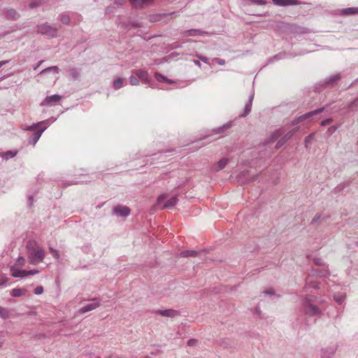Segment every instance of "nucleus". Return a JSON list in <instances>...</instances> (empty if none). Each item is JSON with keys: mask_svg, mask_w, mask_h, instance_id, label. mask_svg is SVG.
Segmentation results:
<instances>
[{"mask_svg": "<svg viewBox=\"0 0 358 358\" xmlns=\"http://www.w3.org/2000/svg\"><path fill=\"white\" fill-rule=\"evenodd\" d=\"M315 298L313 296L306 295L301 298V311L308 317H320L322 310L315 303Z\"/></svg>", "mask_w": 358, "mask_h": 358, "instance_id": "1", "label": "nucleus"}, {"mask_svg": "<svg viewBox=\"0 0 358 358\" xmlns=\"http://www.w3.org/2000/svg\"><path fill=\"white\" fill-rule=\"evenodd\" d=\"M27 255L30 264L42 262L45 257V250L35 241H29L27 244Z\"/></svg>", "mask_w": 358, "mask_h": 358, "instance_id": "2", "label": "nucleus"}, {"mask_svg": "<svg viewBox=\"0 0 358 358\" xmlns=\"http://www.w3.org/2000/svg\"><path fill=\"white\" fill-rule=\"evenodd\" d=\"M36 29L38 34L45 35L50 38L57 36V28L51 26L48 22L38 24Z\"/></svg>", "mask_w": 358, "mask_h": 358, "instance_id": "3", "label": "nucleus"}, {"mask_svg": "<svg viewBox=\"0 0 358 358\" xmlns=\"http://www.w3.org/2000/svg\"><path fill=\"white\" fill-rule=\"evenodd\" d=\"M338 345V342L336 340H333L327 344L325 346L322 347L320 350V357L321 358H333L334 356Z\"/></svg>", "mask_w": 358, "mask_h": 358, "instance_id": "4", "label": "nucleus"}, {"mask_svg": "<svg viewBox=\"0 0 358 358\" xmlns=\"http://www.w3.org/2000/svg\"><path fill=\"white\" fill-rule=\"evenodd\" d=\"M327 271H322L318 270H313L311 271L308 277L306 279V285L305 286L310 288H319V285L317 282L314 281L315 277H324L326 276Z\"/></svg>", "mask_w": 358, "mask_h": 358, "instance_id": "5", "label": "nucleus"}, {"mask_svg": "<svg viewBox=\"0 0 358 358\" xmlns=\"http://www.w3.org/2000/svg\"><path fill=\"white\" fill-rule=\"evenodd\" d=\"M11 275L14 278H24L30 275H35L39 273L37 269L32 270H20L15 267L10 268Z\"/></svg>", "mask_w": 358, "mask_h": 358, "instance_id": "6", "label": "nucleus"}, {"mask_svg": "<svg viewBox=\"0 0 358 358\" xmlns=\"http://www.w3.org/2000/svg\"><path fill=\"white\" fill-rule=\"evenodd\" d=\"M100 305L99 301L96 299H93L90 300V301L83 306H82L79 310V313H85L87 312H90L96 309Z\"/></svg>", "mask_w": 358, "mask_h": 358, "instance_id": "7", "label": "nucleus"}, {"mask_svg": "<svg viewBox=\"0 0 358 358\" xmlns=\"http://www.w3.org/2000/svg\"><path fill=\"white\" fill-rule=\"evenodd\" d=\"M61 99H62V96L60 95H59V94H53V95H51V96H48L41 103V106L51 107V106H55Z\"/></svg>", "mask_w": 358, "mask_h": 358, "instance_id": "8", "label": "nucleus"}, {"mask_svg": "<svg viewBox=\"0 0 358 358\" xmlns=\"http://www.w3.org/2000/svg\"><path fill=\"white\" fill-rule=\"evenodd\" d=\"M323 110H324L323 108H320L319 109L308 112L303 115H301L292 122V125H296V124H299V122L309 118L310 117H312L313 115H317V114L321 113L322 111H323Z\"/></svg>", "mask_w": 358, "mask_h": 358, "instance_id": "9", "label": "nucleus"}, {"mask_svg": "<svg viewBox=\"0 0 358 358\" xmlns=\"http://www.w3.org/2000/svg\"><path fill=\"white\" fill-rule=\"evenodd\" d=\"M113 213L117 216L127 217L130 214V209L127 206H117L113 208Z\"/></svg>", "mask_w": 358, "mask_h": 358, "instance_id": "10", "label": "nucleus"}, {"mask_svg": "<svg viewBox=\"0 0 358 358\" xmlns=\"http://www.w3.org/2000/svg\"><path fill=\"white\" fill-rule=\"evenodd\" d=\"M156 313L163 317H175L180 315L179 311L173 309L158 310Z\"/></svg>", "mask_w": 358, "mask_h": 358, "instance_id": "11", "label": "nucleus"}, {"mask_svg": "<svg viewBox=\"0 0 358 358\" xmlns=\"http://www.w3.org/2000/svg\"><path fill=\"white\" fill-rule=\"evenodd\" d=\"M134 73L145 83L149 84L150 83L151 78L149 76L148 71L143 70H136Z\"/></svg>", "mask_w": 358, "mask_h": 358, "instance_id": "12", "label": "nucleus"}, {"mask_svg": "<svg viewBox=\"0 0 358 358\" xmlns=\"http://www.w3.org/2000/svg\"><path fill=\"white\" fill-rule=\"evenodd\" d=\"M273 3L278 6H288L299 5L298 0H272Z\"/></svg>", "mask_w": 358, "mask_h": 358, "instance_id": "13", "label": "nucleus"}, {"mask_svg": "<svg viewBox=\"0 0 358 358\" xmlns=\"http://www.w3.org/2000/svg\"><path fill=\"white\" fill-rule=\"evenodd\" d=\"M295 130L289 131L287 134H285L278 142L276 144V148H280L282 147L287 141L291 139L292 136L294 135Z\"/></svg>", "mask_w": 358, "mask_h": 358, "instance_id": "14", "label": "nucleus"}, {"mask_svg": "<svg viewBox=\"0 0 358 358\" xmlns=\"http://www.w3.org/2000/svg\"><path fill=\"white\" fill-rule=\"evenodd\" d=\"M47 129V127H44L41 129L38 130L36 132L34 133L29 138V143L35 145L37 141L39 140L43 132Z\"/></svg>", "mask_w": 358, "mask_h": 358, "instance_id": "15", "label": "nucleus"}, {"mask_svg": "<svg viewBox=\"0 0 358 358\" xmlns=\"http://www.w3.org/2000/svg\"><path fill=\"white\" fill-rule=\"evenodd\" d=\"M254 96H255V93H254V92H252L251 94L249 95L248 100L245 105V108H244L245 111H244V113L242 115L243 117L248 115L250 113V112L251 111Z\"/></svg>", "mask_w": 358, "mask_h": 358, "instance_id": "16", "label": "nucleus"}, {"mask_svg": "<svg viewBox=\"0 0 358 358\" xmlns=\"http://www.w3.org/2000/svg\"><path fill=\"white\" fill-rule=\"evenodd\" d=\"M207 32L202 31L201 29H192L189 30H186L183 31L182 34L184 36H199V35H204L206 34Z\"/></svg>", "mask_w": 358, "mask_h": 358, "instance_id": "17", "label": "nucleus"}, {"mask_svg": "<svg viewBox=\"0 0 358 358\" xmlns=\"http://www.w3.org/2000/svg\"><path fill=\"white\" fill-rule=\"evenodd\" d=\"M4 16L6 19L10 20H16L20 17L19 13L14 9L7 10L4 13Z\"/></svg>", "mask_w": 358, "mask_h": 358, "instance_id": "18", "label": "nucleus"}, {"mask_svg": "<svg viewBox=\"0 0 358 358\" xmlns=\"http://www.w3.org/2000/svg\"><path fill=\"white\" fill-rule=\"evenodd\" d=\"M339 13L344 15L358 14V7L343 8L339 11Z\"/></svg>", "mask_w": 358, "mask_h": 358, "instance_id": "19", "label": "nucleus"}, {"mask_svg": "<svg viewBox=\"0 0 358 358\" xmlns=\"http://www.w3.org/2000/svg\"><path fill=\"white\" fill-rule=\"evenodd\" d=\"M131 5L135 8H141L145 5L150 3L152 0H129Z\"/></svg>", "mask_w": 358, "mask_h": 358, "instance_id": "20", "label": "nucleus"}, {"mask_svg": "<svg viewBox=\"0 0 358 358\" xmlns=\"http://www.w3.org/2000/svg\"><path fill=\"white\" fill-rule=\"evenodd\" d=\"M340 75L339 74H333V75H330L329 76H328L325 80H324V85H331V84H334L336 82H337L339 79H340Z\"/></svg>", "mask_w": 358, "mask_h": 358, "instance_id": "21", "label": "nucleus"}, {"mask_svg": "<svg viewBox=\"0 0 358 358\" xmlns=\"http://www.w3.org/2000/svg\"><path fill=\"white\" fill-rule=\"evenodd\" d=\"M178 199L176 196H173L166 201L162 208H171L176 205Z\"/></svg>", "mask_w": 358, "mask_h": 358, "instance_id": "22", "label": "nucleus"}, {"mask_svg": "<svg viewBox=\"0 0 358 358\" xmlns=\"http://www.w3.org/2000/svg\"><path fill=\"white\" fill-rule=\"evenodd\" d=\"M155 79L158 82H160V83L165 82V83H169V84H171V83H174L173 80L167 78L164 76H163V75H162V74H160L159 73H157V72H156L155 73Z\"/></svg>", "mask_w": 358, "mask_h": 358, "instance_id": "23", "label": "nucleus"}, {"mask_svg": "<svg viewBox=\"0 0 358 358\" xmlns=\"http://www.w3.org/2000/svg\"><path fill=\"white\" fill-rule=\"evenodd\" d=\"M283 133V129L282 128L275 130L272 132L270 136V139L268 142H273L278 138Z\"/></svg>", "mask_w": 358, "mask_h": 358, "instance_id": "24", "label": "nucleus"}, {"mask_svg": "<svg viewBox=\"0 0 358 358\" xmlns=\"http://www.w3.org/2000/svg\"><path fill=\"white\" fill-rule=\"evenodd\" d=\"M26 292L24 289L14 288L10 291V294L13 297H19L24 295Z\"/></svg>", "mask_w": 358, "mask_h": 358, "instance_id": "25", "label": "nucleus"}, {"mask_svg": "<svg viewBox=\"0 0 358 358\" xmlns=\"http://www.w3.org/2000/svg\"><path fill=\"white\" fill-rule=\"evenodd\" d=\"M69 75L72 80H76L80 77V72L77 69H71L69 70Z\"/></svg>", "mask_w": 358, "mask_h": 358, "instance_id": "26", "label": "nucleus"}, {"mask_svg": "<svg viewBox=\"0 0 358 358\" xmlns=\"http://www.w3.org/2000/svg\"><path fill=\"white\" fill-rule=\"evenodd\" d=\"M229 159L227 158H222L218 162L215 171H220L224 169L228 164Z\"/></svg>", "mask_w": 358, "mask_h": 358, "instance_id": "27", "label": "nucleus"}, {"mask_svg": "<svg viewBox=\"0 0 358 358\" xmlns=\"http://www.w3.org/2000/svg\"><path fill=\"white\" fill-rule=\"evenodd\" d=\"M10 312L8 308L0 306V317L6 320L9 318Z\"/></svg>", "mask_w": 358, "mask_h": 358, "instance_id": "28", "label": "nucleus"}, {"mask_svg": "<svg viewBox=\"0 0 358 358\" xmlns=\"http://www.w3.org/2000/svg\"><path fill=\"white\" fill-rule=\"evenodd\" d=\"M197 253L196 250H185L180 252V256L182 257H194Z\"/></svg>", "mask_w": 358, "mask_h": 358, "instance_id": "29", "label": "nucleus"}, {"mask_svg": "<svg viewBox=\"0 0 358 358\" xmlns=\"http://www.w3.org/2000/svg\"><path fill=\"white\" fill-rule=\"evenodd\" d=\"M124 79L122 78H118L115 80L113 82V87L115 90H118L123 86Z\"/></svg>", "mask_w": 358, "mask_h": 358, "instance_id": "30", "label": "nucleus"}, {"mask_svg": "<svg viewBox=\"0 0 358 358\" xmlns=\"http://www.w3.org/2000/svg\"><path fill=\"white\" fill-rule=\"evenodd\" d=\"M46 122H48V120L42 121V122H38V123H34V124H32L30 126L24 127L23 129L25 130V131H34V130L36 129L38 127L39 124L45 123Z\"/></svg>", "mask_w": 358, "mask_h": 358, "instance_id": "31", "label": "nucleus"}, {"mask_svg": "<svg viewBox=\"0 0 358 358\" xmlns=\"http://www.w3.org/2000/svg\"><path fill=\"white\" fill-rule=\"evenodd\" d=\"M61 22L64 24H68L70 22V17L67 13H62L59 15Z\"/></svg>", "mask_w": 358, "mask_h": 358, "instance_id": "32", "label": "nucleus"}, {"mask_svg": "<svg viewBox=\"0 0 358 358\" xmlns=\"http://www.w3.org/2000/svg\"><path fill=\"white\" fill-rule=\"evenodd\" d=\"M345 294H341V295H336L334 294V301L338 303V304H341L343 303V302L345 301Z\"/></svg>", "mask_w": 358, "mask_h": 358, "instance_id": "33", "label": "nucleus"}, {"mask_svg": "<svg viewBox=\"0 0 358 358\" xmlns=\"http://www.w3.org/2000/svg\"><path fill=\"white\" fill-rule=\"evenodd\" d=\"M314 134H310L307 136L304 140V145L306 148H308L309 145L311 144L313 139Z\"/></svg>", "mask_w": 358, "mask_h": 358, "instance_id": "34", "label": "nucleus"}, {"mask_svg": "<svg viewBox=\"0 0 358 358\" xmlns=\"http://www.w3.org/2000/svg\"><path fill=\"white\" fill-rule=\"evenodd\" d=\"M43 3L42 0H33L29 3V8L33 9L41 6Z\"/></svg>", "mask_w": 358, "mask_h": 358, "instance_id": "35", "label": "nucleus"}, {"mask_svg": "<svg viewBox=\"0 0 358 358\" xmlns=\"http://www.w3.org/2000/svg\"><path fill=\"white\" fill-rule=\"evenodd\" d=\"M15 155H16L15 152L8 151L6 152L3 153L2 157L7 160V159H8L10 158H12V157H15Z\"/></svg>", "mask_w": 358, "mask_h": 358, "instance_id": "36", "label": "nucleus"}, {"mask_svg": "<svg viewBox=\"0 0 358 358\" xmlns=\"http://www.w3.org/2000/svg\"><path fill=\"white\" fill-rule=\"evenodd\" d=\"M51 71H54L56 73H59V69L57 66H50V67H48L46 69H44L43 70H42L40 73H45V72H50Z\"/></svg>", "mask_w": 358, "mask_h": 358, "instance_id": "37", "label": "nucleus"}, {"mask_svg": "<svg viewBox=\"0 0 358 358\" xmlns=\"http://www.w3.org/2000/svg\"><path fill=\"white\" fill-rule=\"evenodd\" d=\"M49 250H50V252L52 253V256L54 257V258H55L57 260L59 259L60 256H59V253L58 250H55V248H53L52 247H50Z\"/></svg>", "mask_w": 358, "mask_h": 358, "instance_id": "38", "label": "nucleus"}, {"mask_svg": "<svg viewBox=\"0 0 358 358\" xmlns=\"http://www.w3.org/2000/svg\"><path fill=\"white\" fill-rule=\"evenodd\" d=\"M129 82L131 85H138L139 84L138 77L134 76L129 77Z\"/></svg>", "mask_w": 358, "mask_h": 358, "instance_id": "39", "label": "nucleus"}, {"mask_svg": "<svg viewBox=\"0 0 358 358\" xmlns=\"http://www.w3.org/2000/svg\"><path fill=\"white\" fill-rule=\"evenodd\" d=\"M25 264V259L22 257H19L15 262V265L18 266H24Z\"/></svg>", "mask_w": 358, "mask_h": 358, "instance_id": "40", "label": "nucleus"}, {"mask_svg": "<svg viewBox=\"0 0 358 358\" xmlns=\"http://www.w3.org/2000/svg\"><path fill=\"white\" fill-rule=\"evenodd\" d=\"M285 54L284 53H280L275 56H273L272 58L269 59V62H273L275 60H278L284 58Z\"/></svg>", "mask_w": 358, "mask_h": 358, "instance_id": "41", "label": "nucleus"}, {"mask_svg": "<svg viewBox=\"0 0 358 358\" xmlns=\"http://www.w3.org/2000/svg\"><path fill=\"white\" fill-rule=\"evenodd\" d=\"M231 126V124L230 123H227L226 124H224L223 127H218L217 129H215L214 131H215L216 134H220L221 133L224 129L226 128H229V127Z\"/></svg>", "mask_w": 358, "mask_h": 358, "instance_id": "42", "label": "nucleus"}, {"mask_svg": "<svg viewBox=\"0 0 358 358\" xmlns=\"http://www.w3.org/2000/svg\"><path fill=\"white\" fill-rule=\"evenodd\" d=\"M252 3L257 4V5H265L266 3V1L264 0H249Z\"/></svg>", "mask_w": 358, "mask_h": 358, "instance_id": "43", "label": "nucleus"}, {"mask_svg": "<svg viewBox=\"0 0 358 358\" xmlns=\"http://www.w3.org/2000/svg\"><path fill=\"white\" fill-rule=\"evenodd\" d=\"M43 292V287L42 286H37L34 289V294L40 295Z\"/></svg>", "mask_w": 358, "mask_h": 358, "instance_id": "44", "label": "nucleus"}, {"mask_svg": "<svg viewBox=\"0 0 358 358\" xmlns=\"http://www.w3.org/2000/svg\"><path fill=\"white\" fill-rule=\"evenodd\" d=\"M313 262L316 265H322L323 264V260L320 257H314L313 258Z\"/></svg>", "mask_w": 358, "mask_h": 358, "instance_id": "45", "label": "nucleus"}, {"mask_svg": "<svg viewBox=\"0 0 358 358\" xmlns=\"http://www.w3.org/2000/svg\"><path fill=\"white\" fill-rule=\"evenodd\" d=\"M333 122V119L332 118H328V119H326V120H324L323 121L321 122V126H326L327 124H329L330 123H331Z\"/></svg>", "mask_w": 358, "mask_h": 358, "instance_id": "46", "label": "nucleus"}, {"mask_svg": "<svg viewBox=\"0 0 358 358\" xmlns=\"http://www.w3.org/2000/svg\"><path fill=\"white\" fill-rule=\"evenodd\" d=\"M213 61L217 63L220 65L225 64V60L220 59V58H213Z\"/></svg>", "mask_w": 358, "mask_h": 358, "instance_id": "47", "label": "nucleus"}, {"mask_svg": "<svg viewBox=\"0 0 358 358\" xmlns=\"http://www.w3.org/2000/svg\"><path fill=\"white\" fill-rule=\"evenodd\" d=\"M196 57H198L199 59H201L203 62H204L206 64L208 63V58H207L206 57L199 55H196Z\"/></svg>", "mask_w": 358, "mask_h": 358, "instance_id": "48", "label": "nucleus"}, {"mask_svg": "<svg viewBox=\"0 0 358 358\" xmlns=\"http://www.w3.org/2000/svg\"><path fill=\"white\" fill-rule=\"evenodd\" d=\"M166 194H162L157 198V205H160L161 203L166 199Z\"/></svg>", "mask_w": 358, "mask_h": 358, "instance_id": "49", "label": "nucleus"}, {"mask_svg": "<svg viewBox=\"0 0 358 358\" xmlns=\"http://www.w3.org/2000/svg\"><path fill=\"white\" fill-rule=\"evenodd\" d=\"M320 217H321V215L320 214L315 215V216L312 220V224L317 223L318 221L320 220Z\"/></svg>", "mask_w": 358, "mask_h": 358, "instance_id": "50", "label": "nucleus"}, {"mask_svg": "<svg viewBox=\"0 0 358 358\" xmlns=\"http://www.w3.org/2000/svg\"><path fill=\"white\" fill-rule=\"evenodd\" d=\"M84 182L83 180H78L77 179H74L73 180H71L67 185H76V184H78V183H80V182Z\"/></svg>", "mask_w": 358, "mask_h": 358, "instance_id": "51", "label": "nucleus"}, {"mask_svg": "<svg viewBox=\"0 0 358 358\" xmlns=\"http://www.w3.org/2000/svg\"><path fill=\"white\" fill-rule=\"evenodd\" d=\"M43 62V60L41 61H39L34 66V70H36L40 66L41 64Z\"/></svg>", "mask_w": 358, "mask_h": 358, "instance_id": "52", "label": "nucleus"}, {"mask_svg": "<svg viewBox=\"0 0 358 358\" xmlns=\"http://www.w3.org/2000/svg\"><path fill=\"white\" fill-rule=\"evenodd\" d=\"M196 342V340L191 339V340L188 341L187 344H188V345L191 346V345H194Z\"/></svg>", "mask_w": 358, "mask_h": 358, "instance_id": "53", "label": "nucleus"}, {"mask_svg": "<svg viewBox=\"0 0 358 358\" xmlns=\"http://www.w3.org/2000/svg\"><path fill=\"white\" fill-rule=\"evenodd\" d=\"M193 62L197 66L201 67V62L199 60H193Z\"/></svg>", "mask_w": 358, "mask_h": 358, "instance_id": "54", "label": "nucleus"}, {"mask_svg": "<svg viewBox=\"0 0 358 358\" xmlns=\"http://www.w3.org/2000/svg\"><path fill=\"white\" fill-rule=\"evenodd\" d=\"M8 60H3V61H1V62H0V68H1L2 66H3V65H5V64H8Z\"/></svg>", "mask_w": 358, "mask_h": 358, "instance_id": "55", "label": "nucleus"}, {"mask_svg": "<svg viewBox=\"0 0 358 358\" xmlns=\"http://www.w3.org/2000/svg\"><path fill=\"white\" fill-rule=\"evenodd\" d=\"M336 128L334 126L331 127L330 128H329V131L332 133V132H334L336 131Z\"/></svg>", "mask_w": 358, "mask_h": 358, "instance_id": "56", "label": "nucleus"}, {"mask_svg": "<svg viewBox=\"0 0 358 358\" xmlns=\"http://www.w3.org/2000/svg\"><path fill=\"white\" fill-rule=\"evenodd\" d=\"M264 294L273 295L274 294V292L272 290H267V291L264 292Z\"/></svg>", "mask_w": 358, "mask_h": 358, "instance_id": "57", "label": "nucleus"}, {"mask_svg": "<svg viewBox=\"0 0 358 358\" xmlns=\"http://www.w3.org/2000/svg\"><path fill=\"white\" fill-rule=\"evenodd\" d=\"M32 203H33V197H32L31 196H30L29 197V204L30 206H31V205H32Z\"/></svg>", "mask_w": 358, "mask_h": 358, "instance_id": "58", "label": "nucleus"}, {"mask_svg": "<svg viewBox=\"0 0 358 358\" xmlns=\"http://www.w3.org/2000/svg\"><path fill=\"white\" fill-rule=\"evenodd\" d=\"M125 0H116L115 3L121 5Z\"/></svg>", "mask_w": 358, "mask_h": 358, "instance_id": "59", "label": "nucleus"}, {"mask_svg": "<svg viewBox=\"0 0 358 358\" xmlns=\"http://www.w3.org/2000/svg\"><path fill=\"white\" fill-rule=\"evenodd\" d=\"M255 312H256L257 314H259V313H260V310H259V308L258 307H257V308H255Z\"/></svg>", "mask_w": 358, "mask_h": 358, "instance_id": "60", "label": "nucleus"}, {"mask_svg": "<svg viewBox=\"0 0 358 358\" xmlns=\"http://www.w3.org/2000/svg\"><path fill=\"white\" fill-rule=\"evenodd\" d=\"M172 47H173V48H178L180 47V45H173Z\"/></svg>", "mask_w": 358, "mask_h": 358, "instance_id": "61", "label": "nucleus"}, {"mask_svg": "<svg viewBox=\"0 0 358 358\" xmlns=\"http://www.w3.org/2000/svg\"><path fill=\"white\" fill-rule=\"evenodd\" d=\"M344 186H343L342 185H339L338 186H337L336 189H341V188H343Z\"/></svg>", "mask_w": 358, "mask_h": 358, "instance_id": "62", "label": "nucleus"}, {"mask_svg": "<svg viewBox=\"0 0 358 358\" xmlns=\"http://www.w3.org/2000/svg\"><path fill=\"white\" fill-rule=\"evenodd\" d=\"M132 26H134V27H138V24H132Z\"/></svg>", "mask_w": 358, "mask_h": 358, "instance_id": "63", "label": "nucleus"}, {"mask_svg": "<svg viewBox=\"0 0 358 358\" xmlns=\"http://www.w3.org/2000/svg\"><path fill=\"white\" fill-rule=\"evenodd\" d=\"M2 345H3V343L0 342V348L2 346Z\"/></svg>", "mask_w": 358, "mask_h": 358, "instance_id": "64", "label": "nucleus"}]
</instances>
